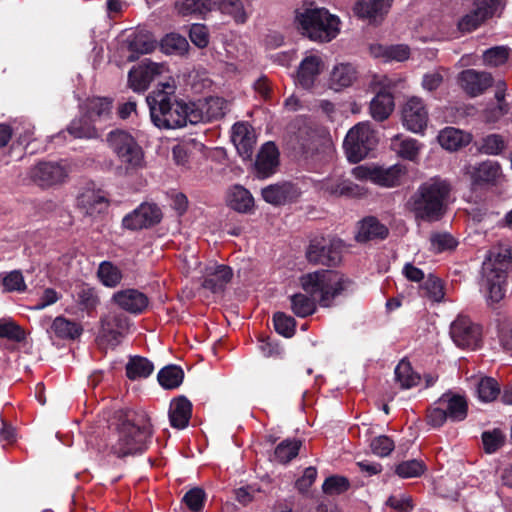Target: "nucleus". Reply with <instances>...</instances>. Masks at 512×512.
<instances>
[{
    "label": "nucleus",
    "mask_w": 512,
    "mask_h": 512,
    "mask_svg": "<svg viewBox=\"0 0 512 512\" xmlns=\"http://www.w3.org/2000/svg\"><path fill=\"white\" fill-rule=\"evenodd\" d=\"M405 174V168L402 165L396 164L388 168H376L372 172V179L375 183L385 186L393 187L400 183L401 177Z\"/></svg>",
    "instance_id": "37"
},
{
    "label": "nucleus",
    "mask_w": 512,
    "mask_h": 512,
    "mask_svg": "<svg viewBox=\"0 0 512 512\" xmlns=\"http://www.w3.org/2000/svg\"><path fill=\"white\" fill-rule=\"evenodd\" d=\"M431 247L435 252L452 250L457 246V241L446 232L433 233L430 237Z\"/></svg>",
    "instance_id": "57"
},
{
    "label": "nucleus",
    "mask_w": 512,
    "mask_h": 512,
    "mask_svg": "<svg viewBox=\"0 0 512 512\" xmlns=\"http://www.w3.org/2000/svg\"><path fill=\"white\" fill-rule=\"evenodd\" d=\"M0 338H7L9 340L20 342L25 339V333L15 322L8 319H1Z\"/></svg>",
    "instance_id": "58"
},
{
    "label": "nucleus",
    "mask_w": 512,
    "mask_h": 512,
    "mask_svg": "<svg viewBox=\"0 0 512 512\" xmlns=\"http://www.w3.org/2000/svg\"><path fill=\"white\" fill-rule=\"evenodd\" d=\"M469 173L474 184H495L502 176L499 163L491 160L471 167Z\"/></svg>",
    "instance_id": "28"
},
{
    "label": "nucleus",
    "mask_w": 512,
    "mask_h": 512,
    "mask_svg": "<svg viewBox=\"0 0 512 512\" xmlns=\"http://www.w3.org/2000/svg\"><path fill=\"white\" fill-rule=\"evenodd\" d=\"M166 71L163 64L155 62H143L138 67L130 70L128 82L135 92L145 91L156 76Z\"/></svg>",
    "instance_id": "16"
},
{
    "label": "nucleus",
    "mask_w": 512,
    "mask_h": 512,
    "mask_svg": "<svg viewBox=\"0 0 512 512\" xmlns=\"http://www.w3.org/2000/svg\"><path fill=\"white\" fill-rule=\"evenodd\" d=\"M438 140L444 149L455 151L468 144L470 142V137L461 130L454 127H447L440 132Z\"/></svg>",
    "instance_id": "40"
},
{
    "label": "nucleus",
    "mask_w": 512,
    "mask_h": 512,
    "mask_svg": "<svg viewBox=\"0 0 512 512\" xmlns=\"http://www.w3.org/2000/svg\"><path fill=\"white\" fill-rule=\"evenodd\" d=\"M320 189L333 196H342L353 194L355 186L350 181L338 177L324 180Z\"/></svg>",
    "instance_id": "49"
},
{
    "label": "nucleus",
    "mask_w": 512,
    "mask_h": 512,
    "mask_svg": "<svg viewBox=\"0 0 512 512\" xmlns=\"http://www.w3.org/2000/svg\"><path fill=\"white\" fill-rule=\"evenodd\" d=\"M425 294L434 301H441L444 297L443 285L440 279L429 277L422 285Z\"/></svg>",
    "instance_id": "64"
},
{
    "label": "nucleus",
    "mask_w": 512,
    "mask_h": 512,
    "mask_svg": "<svg viewBox=\"0 0 512 512\" xmlns=\"http://www.w3.org/2000/svg\"><path fill=\"white\" fill-rule=\"evenodd\" d=\"M107 143L126 169H137L143 163V151L132 135L123 130H113L107 135Z\"/></svg>",
    "instance_id": "7"
},
{
    "label": "nucleus",
    "mask_w": 512,
    "mask_h": 512,
    "mask_svg": "<svg viewBox=\"0 0 512 512\" xmlns=\"http://www.w3.org/2000/svg\"><path fill=\"white\" fill-rule=\"evenodd\" d=\"M510 49L507 46H495L483 53V61L488 66H500L509 57Z\"/></svg>",
    "instance_id": "55"
},
{
    "label": "nucleus",
    "mask_w": 512,
    "mask_h": 512,
    "mask_svg": "<svg viewBox=\"0 0 512 512\" xmlns=\"http://www.w3.org/2000/svg\"><path fill=\"white\" fill-rule=\"evenodd\" d=\"M388 235V229L381 224L375 217L364 218L358 226L356 240L358 242H367L374 239H384Z\"/></svg>",
    "instance_id": "34"
},
{
    "label": "nucleus",
    "mask_w": 512,
    "mask_h": 512,
    "mask_svg": "<svg viewBox=\"0 0 512 512\" xmlns=\"http://www.w3.org/2000/svg\"><path fill=\"white\" fill-rule=\"evenodd\" d=\"M440 405H443L447 415L452 421H462L467 416V401L461 395L445 393L439 398Z\"/></svg>",
    "instance_id": "33"
},
{
    "label": "nucleus",
    "mask_w": 512,
    "mask_h": 512,
    "mask_svg": "<svg viewBox=\"0 0 512 512\" xmlns=\"http://www.w3.org/2000/svg\"><path fill=\"white\" fill-rule=\"evenodd\" d=\"M80 111L85 113L86 117L95 124L106 121L110 119L112 114V100L106 97L88 98L80 105Z\"/></svg>",
    "instance_id": "25"
},
{
    "label": "nucleus",
    "mask_w": 512,
    "mask_h": 512,
    "mask_svg": "<svg viewBox=\"0 0 512 512\" xmlns=\"http://www.w3.org/2000/svg\"><path fill=\"white\" fill-rule=\"evenodd\" d=\"M151 120L155 126L164 129L181 128L190 123L191 103L178 99L175 85L161 83L146 97Z\"/></svg>",
    "instance_id": "2"
},
{
    "label": "nucleus",
    "mask_w": 512,
    "mask_h": 512,
    "mask_svg": "<svg viewBox=\"0 0 512 512\" xmlns=\"http://www.w3.org/2000/svg\"><path fill=\"white\" fill-rule=\"evenodd\" d=\"M390 148L401 158L415 161L422 145L414 138L397 134L391 138Z\"/></svg>",
    "instance_id": "31"
},
{
    "label": "nucleus",
    "mask_w": 512,
    "mask_h": 512,
    "mask_svg": "<svg viewBox=\"0 0 512 512\" xmlns=\"http://www.w3.org/2000/svg\"><path fill=\"white\" fill-rule=\"evenodd\" d=\"M357 77L355 68L351 64L336 65L330 76V82L335 90L350 86Z\"/></svg>",
    "instance_id": "41"
},
{
    "label": "nucleus",
    "mask_w": 512,
    "mask_h": 512,
    "mask_svg": "<svg viewBox=\"0 0 512 512\" xmlns=\"http://www.w3.org/2000/svg\"><path fill=\"white\" fill-rule=\"evenodd\" d=\"M129 318L119 311H109L100 319L99 338L111 347H116L128 333Z\"/></svg>",
    "instance_id": "9"
},
{
    "label": "nucleus",
    "mask_w": 512,
    "mask_h": 512,
    "mask_svg": "<svg viewBox=\"0 0 512 512\" xmlns=\"http://www.w3.org/2000/svg\"><path fill=\"white\" fill-rule=\"evenodd\" d=\"M377 144V137L368 122H361L352 127L344 140V148L350 162L357 163L364 159Z\"/></svg>",
    "instance_id": "6"
},
{
    "label": "nucleus",
    "mask_w": 512,
    "mask_h": 512,
    "mask_svg": "<svg viewBox=\"0 0 512 512\" xmlns=\"http://www.w3.org/2000/svg\"><path fill=\"white\" fill-rule=\"evenodd\" d=\"M343 243L332 237H315L311 240L306 252L310 263L321 265H336L341 260Z\"/></svg>",
    "instance_id": "8"
},
{
    "label": "nucleus",
    "mask_w": 512,
    "mask_h": 512,
    "mask_svg": "<svg viewBox=\"0 0 512 512\" xmlns=\"http://www.w3.org/2000/svg\"><path fill=\"white\" fill-rule=\"evenodd\" d=\"M274 327L277 333L290 338L295 333L296 321L293 317L283 312H277L273 316Z\"/></svg>",
    "instance_id": "53"
},
{
    "label": "nucleus",
    "mask_w": 512,
    "mask_h": 512,
    "mask_svg": "<svg viewBox=\"0 0 512 512\" xmlns=\"http://www.w3.org/2000/svg\"><path fill=\"white\" fill-rule=\"evenodd\" d=\"M403 125L413 133H421L428 123V112L423 101L418 97H411L402 109Z\"/></svg>",
    "instance_id": "15"
},
{
    "label": "nucleus",
    "mask_w": 512,
    "mask_h": 512,
    "mask_svg": "<svg viewBox=\"0 0 512 512\" xmlns=\"http://www.w3.org/2000/svg\"><path fill=\"white\" fill-rule=\"evenodd\" d=\"M111 301L120 309L134 315L143 313L149 304L147 295L133 288L115 292Z\"/></svg>",
    "instance_id": "17"
},
{
    "label": "nucleus",
    "mask_w": 512,
    "mask_h": 512,
    "mask_svg": "<svg viewBox=\"0 0 512 512\" xmlns=\"http://www.w3.org/2000/svg\"><path fill=\"white\" fill-rule=\"evenodd\" d=\"M279 164V151L273 142H266L260 149L255 161V173L265 179L275 173Z\"/></svg>",
    "instance_id": "21"
},
{
    "label": "nucleus",
    "mask_w": 512,
    "mask_h": 512,
    "mask_svg": "<svg viewBox=\"0 0 512 512\" xmlns=\"http://www.w3.org/2000/svg\"><path fill=\"white\" fill-rule=\"evenodd\" d=\"M324 63L317 54H308L300 62L297 71V83L304 89H311L321 71Z\"/></svg>",
    "instance_id": "20"
},
{
    "label": "nucleus",
    "mask_w": 512,
    "mask_h": 512,
    "mask_svg": "<svg viewBox=\"0 0 512 512\" xmlns=\"http://www.w3.org/2000/svg\"><path fill=\"white\" fill-rule=\"evenodd\" d=\"M263 199L272 205H282L297 196L295 186L289 182L276 183L262 189Z\"/></svg>",
    "instance_id": "27"
},
{
    "label": "nucleus",
    "mask_w": 512,
    "mask_h": 512,
    "mask_svg": "<svg viewBox=\"0 0 512 512\" xmlns=\"http://www.w3.org/2000/svg\"><path fill=\"white\" fill-rule=\"evenodd\" d=\"M184 373L176 365H169L162 368L158 373V382L165 389L177 388L183 381Z\"/></svg>",
    "instance_id": "46"
},
{
    "label": "nucleus",
    "mask_w": 512,
    "mask_h": 512,
    "mask_svg": "<svg viewBox=\"0 0 512 512\" xmlns=\"http://www.w3.org/2000/svg\"><path fill=\"white\" fill-rule=\"evenodd\" d=\"M393 0H358L354 13L370 24H379L389 12Z\"/></svg>",
    "instance_id": "18"
},
{
    "label": "nucleus",
    "mask_w": 512,
    "mask_h": 512,
    "mask_svg": "<svg viewBox=\"0 0 512 512\" xmlns=\"http://www.w3.org/2000/svg\"><path fill=\"white\" fill-rule=\"evenodd\" d=\"M155 48V42L144 34H136L133 37H130L128 40V50L130 55H128V61H135L142 54L150 53Z\"/></svg>",
    "instance_id": "43"
},
{
    "label": "nucleus",
    "mask_w": 512,
    "mask_h": 512,
    "mask_svg": "<svg viewBox=\"0 0 512 512\" xmlns=\"http://www.w3.org/2000/svg\"><path fill=\"white\" fill-rule=\"evenodd\" d=\"M512 263V249L508 245L493 247L482 265L481 287L489 305L500 302L506 292L507 272Z\"/></svg>",
    "instance_id": "3"
},
{
    "label": "nucleus",
    "mask_w": 512,
    "mask_h": 512,
    "mask_svg": "<svg viewBox=\"0 0 512 512\" xmlns=\"http://www.w3.org/2000/svg\"><path fill=\"white\" fill-rule=\"evenodd\" d=\"M232 141L243 159H250L256 143L252 128L246 123H236L233 126Z\"/></svg>",
    "instance_id": "24"
},
{
    "label": "nucleus",
    "mask_w": 512,
    "mask_h": 512,
    "mask_svg": "<svg viewBox=\"0 0 512 512\" xmlns=\"http://www.w3.org/2000/svg\"><path fill=\"white\" fill-rule=\"evenodd\" d=\"M206 494L203 489L195 487L190 489L183 497V502L192 512H201Z\"/></svg>",
    "instance_id": "60"
},
{
    "label": "nucleus",
    "mask_w": 512,
    "mask_h": 512,
    "mask_svg": "<svg viewBox=\"0 0 512 512\" xmlns=\"http://www.w3.org/2000/svg\"><path fill=\"white\" fill-rule=\"evenodd\" d=\"M505 436L499 429L485 431L482 434L484 450L487 453L496 452L504 444Z\"/></svg>",
    "instance_id": "59"
},
{
    "label": "nucleus",
    "mask_w": 512,
    "mask_h": 512,
    "mask_svg": "<svg viewBox=\"0 0 512 512\" xmlns=\"http://www.w3.org/2000/svg\"><path fill=\"white\" fill-rule=\"evenodd\" d=\"M232 270L226 265H210L206 268V276L203 281V287L212 292H220L230 282Z\"/></svg>",
    "instance_id": "26"
},
{
    "label": "nucleus",
    "mask_w": 512,
    "mask_h": 512,
    "mask_svg": "<svg viewBox=\"0 0 512 512\" xmlns=\"http://www.w3.org/2000/svg\"><path fill=\"white\" fill-rule=\"evenodd\" d=\"M192 413V404L184 396H180L171 401L169 407V420L172 427L177 429L185 428L190 420Z\"/></svg>",
    "instance_id": "29"
},
{
    "label": "nucleus",
    "mask_w": 512,
    "mask_h": 512,
    "mask_svg": "<svg viewBox=\"0 0 512 512\" xmlns=\"http://www.w3.org/2000/svg\"><path fill=\"white\" fill-rule=\"evenodd\" d=\"M160 45L162 51L166 54L183 55L189 48V43L186 38L177 33L167 34L161 40Z\"/></svg>",
    "instance_id": "48"
},
{
    "label": "nucleus",
    "mask_w": 512,
    "mask_h": 512,
    "mask_svg": "<svg viewBox=\"0 0 512 512\" xmlns=\"http://www.w3.org/2000/svg\"><path fill=\"white\" fill-rule=\"evenodd\" d=\"M33 182L42 187L62 183L67 177V170L57 162H39L29 171Z\"/></svg>",
    "instance_id": "14"
},
{
    "label": "nucleus",
    "mask_w": 512,
    "mask_h": 512,
    "mask_svg": "<svg viewBox=\"0 0 512 512\" xmlns=\"http://www.w3.org/2000/svg\"><path fill=\"white\" fill-rule=\"evenodd\" d=\"M228 106V102L221 97H208L198 103H191L190 124L220 119L226 114Z\"/></svg>",
    "instance_id": "11"
},
{
    "label": "nucleus",
    "mask_w": 512,
    "mask_h": 512,
    "mask_svg": "<svg viewBox=\"0 0 512 512\" xmlns=\"http://www.w3.org/2000/svg\"><path fill=\"white\" fill-rule=\"evenodd\" d=\"M214 5V0H180L175 3V8L183 16L206 18Z\"/></svg>",
    "instance_id": "36"
},
{
    "label": "nucleus",
    "mask_w": 512,
    "mask_h": 512,
    "mask_svg": "<svg viewBox=\"0 0 512 512\" xmlns=\"http://www.w3.org/2000/svg\"><path fill=\"white\" fill-rule=\"evenodd\" d=\"M349 487V480L339 475H332L326 478L322 485L323 492L327 495H339L347 491Z\"/></svg>",
    "instance_id": "56"
},
{
    "label": "nucleus",
    "mask_w": 512,
    "mask_h": 512,
    "mask_svg": "<svg viewBox=\"0 0 512 512\" xmlns=\"http://www.w3.org/2000/svg\"><path fill=\"white\" fill-rule=\"evenodd\" d=\"M154 365L147 358L141 356L131 357L126 364V374L131 380L147 378L152 374Z\"/></svg>",
    "instance_id": "44"
},
{
    "label": "nucleus",
    "mask_w": 512,
    "mask_h": 512,
    "mask_svg": "<svg viewBox=\"0 0 512 512\" xmlns=\"http://www.w3.org/2000/svg\"><path fill=\"white\" fill-rule=\"evenodd\" d=\"M501 5V0H474V9L461 18L459 29L463 32L477 29L486 19L495 15Z\"/></svg>",
    "instance_id": "12"
},
{
    "label": "nucleus",
    "mask_w": 512,
    "mask_h": 512,
    "mask_svg": "<svg viewBox=\"0 0 512 512\" xmlns=\"http://www.w3.org/2000/svg\"><path fill=\"white\" fill-rule=\"evenodd\" d=\"M300 446L301 442L295 439H286L282 441L275 448V460L283 464L290 462L298 455Z\"/></svg>",
    "instance_id": "50"
},
{
    "label": "nucleus",
    "mask_w": 512,
    "mask_h": 512,
    "mask_svg": "<svg viewBox=\"0 0 512 512\" xmlns=\"http://www.w3.org/2000/svg\"><path fill=\"white\" fill-rule=\"evenodd\" d=\"M300 283L311 297L297 293L290 297V301L293 313L304 318L316 311V299L320 306L330 307L333 300L347 289L350 281L336 271L320 270L303 275Z\"/></svg>",
    "instance_id": "1"
},
{
    "label": "nucleus",
    "mask_w": 512,
    "mask_h": 512,
    "mask_svg": "<svg viewBox=\"0 0 512 512\" xmlns=\"http://www.w3.org/2000/svg\"><path fill=\"white\" fill-rule=\"evenodd\" d=\"M450 191L449 184L440 178H431L420 185L407 202L416 218L426 221L439 220L444 213V203Z\"/></svg>",
    "instance_id": "4"
},
{
    "label": "nucleus",
    "mask_w": 512,
    "mask_h": 512,
    "mask_svg": "<svg viewBox=\"0 0 512 512\" xmlns=\"http://www.w3.org/2000/svg\"><path fill=\"white\" fill-rule=\"evenodd\" d=\"M97 274L103 285L107 287L117 286L122 279L119 268L108 261L100 263Z\"/></svg>",
    "instance_id": "51"
},
{
    "label": "nucleus",
    "mask_w": 512,
    "mask_h": 512,
    "mask_svg": "<svg viewBox=\"0 0 512 512\" xmlns=\"http://www.w3.org/2000/svg\"><path fill=\"white\" fill-rule=\"evenodd\" d=\"M227 205L239 213H249L254 208V198L243 186L234 185L228 190Z\"/></svg>",
    "instance_id": "30"
},
{
    "label": "nucleus",
    "mask_w": 512,
    "mask_h": 512,
    "mask_svg": "<svg viewBox=\"0 0 512 512\" xmlns=\"http://www.w3.org/2000/svg\"><path fill=\"white\" fill-rule=\"evenodd\" d=\"M371 53L375 57H383L386 60L405 61L409 58L410 49L408 46L399 44L392 46L376 45L371 47Z\"/></svg>",
    "instance_id": "45"
},
{
    "label": "nucleus",
    "mask_w": 512,
    "mask_h": 512,
    "mask_svg": "<svg viewBox=\"0 0 512 512\" xmlns=\"http://www.w3.org/2000/svg\"><path fill=\"white\" fill-rule=\"evenodd\" d=\"M459 83L463 90L470 96L482 94L493 83V78L488 72H479L467 69L460 73Z\"/></svg>",
    "instance_id": "22"
},
{
    "label": "nucleus",
    "mask_w": 512,
    "mask_h": 512,
    "mask_svg": "<svg viewBox=\"0 0 512 512\" xmlns=\"http://www.w3.org/2000/svg\"><path fill=\"white\" fill-rule=\"evenodd\" d=\"M51 329L55 335L62 339H76L82 334L83 328L79 323L71 321L63 316L54 319Z\"/></svg>",
    "instance_id": "42"
},
{
    "label": "nucleus",
    "mask_w": 512,
    "mask_h": 512,
    "mask_svg": "<svg viewBox=\"0 0 512 512\" xmlns=\"http://www.w3.org/2000/svg\"><path fill=\"white\" fill-rule=\"evenodd\" d=\"M424 472V464L419 460H408L396 467V473L401 478L418 477Z\"/></svg>",
    "instance_id": "61"
},
{
    "label": "nucleus",
    "mask_w": 512,
    "mask_h": 512,
    "mask_svg": "<svg viewBox=\"0 0 512 512\" xmlns=\"http://www.w3.org/2000/svg\"><path fill=\"white\" fill-rule=\"evenodd\" d=\"M504 147V139L500 135L491 134L482 139L480 151L489 155H497Z\"/></svg>",
    "instance_id": "62"
},
{
    "label": "nucleus",
    "mask_w": 512,
    "mask_h": 512,
    "mask_svg": "<svg viewBox=\"0 0 512 512\" xmlns=\"http://www.w3.org/2000/svg\"><path fill=\"white\" fill-rule=\"evenodd\" d=\"M338 33L339 19L336 16L331 15V19L322 21V23L317 24V26H310L304 35L313 41L329 42L334 39Z\"/></svg>",
    "instance_id": "35"
},
{
    "label": "nucleus",
    "mask_w": 512,
    "mask_h": 512,
    "mask_svg": "<svg viewBox=\"0 0 512 512\" xmlns=\"http://www.w3.org/2000/svg\"><path fill=\"white\" fill-rule=\"evenodd\" d=\"M118 438L112 445V451L118 457L141 453L147 449L152 436L150 419L144 412L135 413L127 418L118 427Z\"/></svg>",
    "instance_id": "5"
},
{
    "label": "nucleus",
    "mask_w": 512,
    "mask_h": 512,
    "mask_svg": "<svg viewBox=\"0 0 512 512\" xmlns=\"http://www.w3.org/2000/svg\"><path fill=\"white\" fill-rule=\"evenodd\" d=\"M370 447L375 455L386 457L393 451L394 442L388 436L381 435L372 439Z\"/></svg>",
    "instance_id": "63"
},
{
    "label": "nucleus",
    "mask_w": 512,
    "mask_h": 512,
    "mask_svg": "<svg viewBox=\"0 0 512 512\" xmlns=\"http://www.w3.org/2000/svg\"><path fill=\"white\" fill-rule=\"evenodd\" d=\"M161 218V209L156 204L143 202L122 219V225L126 229L136 231L158 224Z\"/></svg>",
    "instance_id": "10"
},
{
    "label": "nucleus",
    "mask_w": 512,
    "mask_h": 512,
    "mask_svg": "<svg viewBox=\"0 0 512 512\" xmlns=\"http://www.w3.org/2000/svg\"><path fill=\"white\" fill-rule=\"evenodd\" d=\"M212 11H220L222 14L231 16L235 22L243 24L248 19L242 0H214Z\"/></svg>",
    "instance_id": "39"
},
{
    "label": "nucleus",
    "mask_w": 512,
    "mask_h": 512,
    "mask_svg": "<svg viewBox=\"0 0 512 512\" xmlns=\"http://www.w3.org/2000/svg\"><path fill=\"white\" fill-rule=\"evenodd\" d=\"M477 393L481 401L491 402L500 394V386L494 378L484 377L478 383Z\"/></svg>",
    "instance_id": "52"
},
{
    "label": "nucleus",
    "mask_w": 512,
    "mask_h": 512,
    "mask_svg": "<svg viewBox=\"0 0 512 512\" xmlns=\"http://www.w3.org/2000/svg\"><path fill=\"white\" fill-rule=\"evenodd\" d=\"M370 115L379 122L386 120L394 110V98L392 93L377 91L370 102Z\"/></svg>",
    "instance_id": "32"
},
{
    "label": "nucleus",
    "mask_w": 512,
    "mask_h": 512,
    "mask_svg": "<svg viewBox=\"0 0 512 512\" xmlns=\"http://www.w3.org/2000/svg\"><path fill=\"white\" fill-rule=\"evenodd\" d=\"M68 133L73 138L93 139L98 137V130L95 123L86 117L85 113L71 121L67 127Z\"/></svg>",
    "instance_id": "38"
},
{
    "label": "nucleus",
    "mask_w": 512,
    "mask_h": 512,
    "mask_svg": "<svg viewBox=\"0 0 512 512\" xmlns=\"http://www.w3.org/2000/svg\"><path fill=\"white\" fill-rule=\"evenodd\" d=\"M295 13V22L302 34H305L310 26H317L322 21L331 19V14L326 9L319 8L313 3L303 4Z\"/></svg>",
    "instance_id": "23"
},
{
    "label": "nucleus",
    "mask_w": 512,
    "mask_h": 512,
    "mask_svg": "<svg viewBox=\"0 0 512 512\" xmlns=\"http://www.w3.org/2000/svg\"><path fill=\"white\" fill-rule=\"evenodd\" d=\"M395 379L401 388L409 389L419 383L420 376L413 372L408 361L402 360L395 368Z\"/></svg>",
    "instance_id": "47"
},
{
    "label": "nucleus",
    "mask_w": 512,
    "mask_h": 512,
    "mask_svg": "<svg viewBox=\"0 0 512 512\" xmlns=\"http://www.w3.org/2000/svg\"><path fill=\"white\" fill-rule=\"evenodd\" d=\"M108 199L100 189L86 188L77 198V207L87 216H96L108 208Z\"/></svg>",
    "instance_id": "19"
},
{
    "label": "nucleus",
    "mask_w": 512,
    "mask_h": 512,
    "mask_svg": "<svg viewBox=\"0 0 512 512\" xmlns=\"http://www.w3.org/2000/svg\"><path fill=\"white\" fill-rule=\"evenodd\" d=\"M2 285L5 292L22 293L27 288L22 272L19 270H13L5 274L2 278Z\"/></svg>",
    "instance_id": "54"
},
{
    "label": "nucleus",
    "mask_w": 512,
    "mask_h": 512,
    "mask_svg": "<svg viewBox=\"0 0 512 512\" xmlns=\"http://www.w3.org/2000/svg\"><path fill=\"white\" fill-rule=\"evenodd\" d=\"M450 335L460 348L476 349L480 341L479 327L465 316H459L452 322Z\"/></svg>",
    "instance_id": "13"
}]
</instances>
